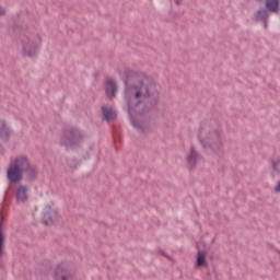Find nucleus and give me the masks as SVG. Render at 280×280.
<instances>
[{
  "label": "nucleus",
  "mask_w": 280,
  "mask_h": 280,
  "mask_svg": "<svg viewBox=\"0 0 280 280\" xmlns=\"http://www.w3.org/2000/svg\"><path fill=\"white\" fill-rule=\"evenodd\" d=\"M198 139L206 152H220L224 148V138L219 130L209 125H201Z\"/></svg>",
  "instance_id": "7ed1b4c3"
},
{
  "label": "nucleus",
  "mask_w": 280,
  "mask_h": 280,
  "mask_svg": "<svg viewBox=\"0 0 280 280\" xmlns=\"http://www.w3.org/2000/svg\"><path fill=\"white\" fill-rule=\"evenodd\" d=\"M86 135L78 127H66L61 130L59 143L66 150H75L84 143Z\"/></svg>",
  "instance_id": "20e7f679"
},
{
  "label": "nucleus",
  "mask_w": 280,
  "mask_h": 280,
  "mask_svg": "<svg viewBox=\"0 0 280 280\" xmlns=\"http://www.w3.org/2000/svg\"><path fill=\"white\" fill-rule=\"evenodd\" d=\"M125 102L129 115H143L159 102V88L144 72L125 70Z\"/></svg>",
  "instance_id": "f257e3e1"
},
{
  "label": "nucleus",
  "mask_w": 280,
  "mask_h": 280,
  "mask_svg": "<svg viewBox=\"0 0 280 280\" xmlns=\"http://www.w3.org/2000/svg\"><path fill=\"white\" fill-rule=\"evenodd\" d=\"M102 113H103L104 121L110 122V121H115V119H117V112H115V109H113V107L103 106Z\"/></svg>",
  "instance_id": "f8f14e48"
},
{
  "label": "nucleus",
  "mask_w": 280,
  "mask_h": 280,
  "mask_svg": "<svg viewBox=\"0 0 280 280\" xmlns=\"http://www.w3.org/2000/svg\"><path fill=\"white\" fill-rule=\"evenodd\" d=\"M186 163L189 170H194L196 165H198V152H196V148L190 147L189 153L186 155Z\"/></svg>",
  "instance_id": "9b49d317"
},
{
  "label": "nucleus",
  "mask_w": 280,
  "mask_h": 280,
  "mask_svg": "<svg viewBox=\"0 0 280 280\" xmlns=\"http://www.w3.org/2000/svg\"><path fill=\"white\" fill-rule=\"evenodd\" d=\"M42 222L46 224V226H49V224L58 222V211L51 208V206H46L44 208Z\"/></svg>",
  "instance_id": "423d86ee"
},
{
  "label": "nucleus",
  "mask_w": 280,
  "mask_h": 280,
  "mask_svg": "<svg viewBox=\"0 0 280 280\" xmlns=\"http://www.w3.org/2000/svg\"><path fill=\"white\" fill-rule=\"evenodd\" d=\"M5 255V233L3 232V214L0 212V257Z\"/></svg>",
  "instance_id": "4468645a"
},
{
  "label": "nucleus",
  "mask_w": 280,
  "mask_h": 280,
  "mask_svg": "<svg viewBox=\"0 0 280 280\" xmlns=\"http://www.w3.org/2000/svg\"><path fill=\"white\" fill-rule=\"evenodd\" d=\"M271 167L273 172H278V174H280V156L271 161Z\"/></svg>",
  "instance_id": "a211bd4d"
},
{
  "label": "nucleus",
  "mask_w": 280,
  "mask_h": 280,
  "mask_svg": "<svg viewBox=\"0 0 280 280\" xmlns=\"http://www.w3.org/2000/svg\"><path fill=\"white\" fill-rule=\"evenodd\" d=\"M266 8L270 12H279V0H266Z\"/></svg>",
  "instance_id": "f3484780"
},
{
  "label": "nucleus",
  "mask_w": 280,
  "mask_h": 280,
  "mask_svg": "<svg viewBox=\"0 0 280 280\" xmlns=\"http://www.w3.org/2000/svg\"><path fill=\"white\" fill-rule=\"evenodd\" d=\"M254 19L257 23H264L265 30L268 27V19H270V13L268 12V9H259L255 15Z\"/></svg>",
  "instance_id": "1a4fd4ad"
},
{
  "label": "nucleus",
  "mask_w": 280,
  "mask_h": 280,
  "mask_svg": "<svg viewBox=\"0 0 280 280\" xmlns=\"http://www.w3.org/2000/svg\"><path fill=\"white\" fill-rule=\"evenodd\" d=\"M106 95L108 97H115L117 95V82L115 80H107L106 82Z\"/></svg>",
  "instance_id": "2eb2a0df"
},
{
  "label": "nucleus",
  "mask_w": 280,
  "mask_h": 280,
  "mask_svg": "<svg viewBox=\"0 0 280 280\" xmlns=\"http://www.w3.org/2000/svg\"><path fill=\"white\" fill-rule=\"evenodd\" d=\"M176 5H180V3H183V0H174Z\"/></svg>",
  "instance_id": "aec40b11"
},
{
  "label": "nucleus",
  "mask_w": 280,
  "mask_h": 280,
  "mask_svg": "<svg viewBox=\"0 0 280 280\" xmlns=\"http://www.w3.org/2000/svg\"><path fill=\"white\" fill-rule=\"evenodd\" d=\"M30 188L26 185L18 186L15 190V200L18 205H25V202L30 199V195L27 194Z\"/></svg>",
  "instance_id": "6e6552de"
},
{
  "label": "nucleus",
  "mask_w": 280,
  "mask_h": 280,
  "mask_svg": "<svg viewBox=\"0 0 280 280\" xmlns=\"http://www.w3.org/2000/svg\"><path fill=\"white\" fill-rule=\"evenodd\" d=\"M0 16H5V8L0 7Z\"/></svg>",
  "instance_id": "6ab92c4d"
},
{
  "label": "nucleus",
  "mask_w": 280,
  "mask_h": 280,
  "mask_svg": "<svg viewBox=\"0 0 280 280\" xmlns=\"http://www.w3.org/2000/svg\"><path fill=\"white\" fill-rule=\"evenodd\" d=\"M197 268H207L209 265L207 264V252L199 250L197 254Z\"/></svg>",
  "instance_id": "dca6fc26"
},
{
  "label": "nucleus",
  "mask_w": 280,
  "mask_h": 280,
  "mask_svg": "<svg viewBox=\"0 0 280 280\" xmlns=\"http://www.w3.org/2000/svg\"><path fill=\"white\" fill-rule=\"evenodd\" d=\"M73 277V273L71 272V269H69V265L66 262H61L56 269H55V279L56 280H69Z\"/></svg>",
  "instance_id": "0eeeda50"
},
{
  "label": "nucleus",
  "mask_w": 280,
  "mask_h": 280,
  "mask_svg": "<svg viewBox=\"0 0 280 280\" xmlns=\"http://www.w3.org/2000/svg\"><path fill=\"white\" fill-rule=\"evenodd\" d=\"M23 174L27 180H36L38 178V168L32 165L27 155H19L10 163L7 171V178L11 185H19L23 180Z\"/></svg>",
  "instance_id": "f03ea898"
},
{
  "label": "nucleus",
  "mask_w": 280,
  "mask_h": 280,
  "mask_svg": "<svg viewBox=\"0 0 280 280\" xmlns=\"http://www.w3.org/2000/svg\"><path fill=\"white\" fill-rule=\"evenodd\" d=\"M131 124L136 127L138 132H142V135H148V132H152V127L148 122H140L137 119H132Z\"/></svg>",
  "instance_id": "ddd939ff"
},
{
  "label": "nucleus",
  "mask_w": 280,
  "mask_h": 280,
  "mask_svg": "<svg viewBox=\"0 0 280 280\" xmlns=\"http://www.w3.org/2000/svg\"><path fill=\"white\" fill-rule=\"evenodd\" d=\"M10 137H12V128L8 126L5 120L0 119V139L1 141H10Z\"/></svg>",
  "instance_id": "9d476101"
},
{
  "label": "nucleus",
  "mask_w": 280,
  "mask_h": 280,
  "mask_svg": "<svg viewBox=\"0 0 280 280\" xmlns=\"http://www.w3.org/2000/svg\"><path fill=\"white\" fill-rule=\"evenodd\" d=\"M22 54L28 58H34L40 50L43 39L38 34H25L21 36Z\"/></svg>",
  "instance_id": "39448f33"
}]
</instances>
